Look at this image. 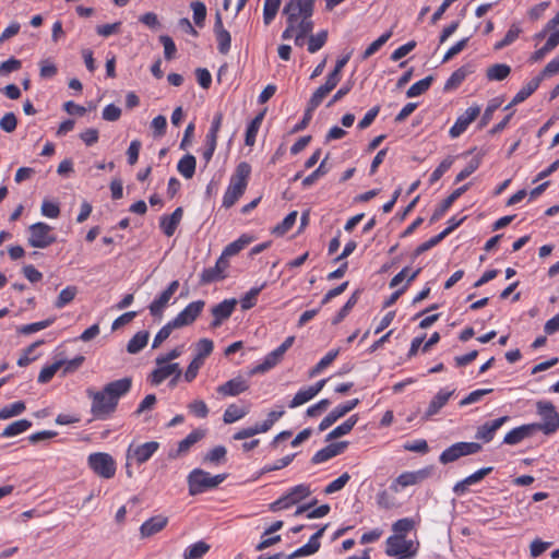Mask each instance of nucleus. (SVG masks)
<instances>
[{"instance_id":"obj_38","label":"nucleus","mask_w":559,"mask_h":559,"mask_svg":"<svg viewBox=\"0 0 559 559\" xmlns=\"http://www.w3.org/2000/svg\"><path fill=\"white\" fill-rule=\"evenodd\" d=\"M338 354H340L338 349H332V350L328 352L319 360V362L309 370V377L313 378V377L318 376L320 372H322L325 368H328L336 359Z\"/></svg>"},{"instance_id":"obj_19","label":"nucleus","mask_w":559,"mask_h":559,"mask_svg":"<svg viewBox=\"0 0 559 559\" xmlns=\"http://www.w3.org/2000/svg\"><path fill=\"white\" fill-rule=\"evenodd\" d=\"M468 189V185H464L455 189L449 197H447L433 211L431 215V223L438 222L450 210L452 204Z\"/></svg>"},{"instance_id":"obj_4","label":"nucleus","mask_w":559,"mask_h":559,"mask_svg":"<svg viewBox=\"0 0 559 559\" xmlns=\"http://www.w3.org/2000/svg\"><path fill=\"white\" fill-rule=\"evenodd\" d=\"M417 546L403 535H393L386 539V554L399 559H409L416 555Z\"/></svg>"},{"instance_id":"obj_17","label":"nucleus","mask_w":559,"mask_h":559,"mask_svg":"<svg viewBox=\"0 0 559 559\" xmlns=\"http://www.w3.org/2000/svg\"><path fill=\"white\" fill-rule=\"evenodd\" d=\"M326 525L318 530L302 547L287 555L285 559H296L316 554L320 548L319 539L323 536Z\"/></svg>"},{"instance_id":"obj_28","label":"nucleus","mask_w":559,"mask_h":559,"mask_svg":"<svg viewBox=\"0 0 559 559\" xmlns=\"http://www.w3.org/2000/svg\"><path fill=\"white\" fill-rule=\"evenodd\" d=\"M428 476V472L419 469L415 472H405L401 474L394 481L395 486L408 487L418 485L423 479Z\"/></svg>"},{"instance_id":"obj_7","label":"nucleus","mask_w":559,"mask_h":559,"mask_svg":"<svg viewBox=\"0 0 559 559\" xmlns=\"http://www.w3.org/2000/svg\"><path fill=\"white\" fill-rule=\"evenodd\" d=\"M481 450V445L477 442H456L451 447L447 448L440 454V462L442 464L452 463L462 456L478 453Z\"/></svg>"},{"instance_id":"obj_18","label":"nucleus","mask_w":559,"mask_h":559,"mask_svg":"<svg viewBox=\"0 0 559 559\" xmlns=\"http://www.w3.org/2000/svg\"><path fill=\"white\" fill-rule=\"evenodd\" d=\"M508 420V416H502L500 418L485 423L484 425L477 428L475 438L477 440H481L485 443L490 442L493 439L497 430L500 429L501 426L506 424Z\"/></svg>"},{"instance_id":"obj_16","label":"nucleus","mask_w":559,"mask_h":559,"mask_svg":"<svg viewBox=\"0 0 559 559\" xmlns=\"http://www.w3.org/2000/svg\"><path fill=\"white\" fill-rule=\"evenodd\" d=\"M249 389L248 381L238 376L217 386L216 391L223 396H237Z\"/></svg>"},{"instance_id":"obj_5","label":"nucleus","mask_w":559,"mask_h":559,"mask_svg":"<svg viewBox=\"0 0 559 559\" xmlns=\"http://www.w3.org/2000/svg\"><path fill=\"white\" fill-rule=\"evenodd\" d=\"M28 231V245L33 248L44 249L57 240L56 236L52 234V228L43 222L31 225Z\"/></svg>"},{"instance_id":"obj_34","label":"nucleus","mask_w":559,"mask_h":559,"mask_svg":"<svg viewBox=\"0 0 559 559\" xmlns=\"http://www.w3.org/2000/svg\"><path fill=\"white\" fill-rule=\"evenodd\" d=\"M264 112L257 115L248 124L246 130L245 143L248 146H253L255 143L258 131L262 124Z\"/></svg>"},{"instance_id":"obj_63","label":"nucleus","mask_w":559,"mask_h":559,"mask_svg":"<svg viewBox=\"0 0 559 559\" xmlns=\"http://www.w3.org/2000/svg\"><path fill=\"white\" fill-rule=\"evenodd\" d=\"M359 403H360L359 399H353V400L346 401L345 403L340 404L336 407H334L331 411V413L333 416H335L336 420H338L340 418L344 417L346 414L352 412L354 408H356Z\"/></svg>"},{"instance_id":"obj_37","label":"nucleus","mask_w":559,"mask_h":559,"mask_svg":"<svg viewBox=\"0 0 559 559\" xmlns=\"http://www.w3.org/2000/svg\"><path fill=\"white\" fill-rule=\"evenodd\" d=\"M78 293H79V289L74 285H69V286L64 287L58 295V297L53 304L55 307L57 309L64 308L66 306H68L69 304H71L74 300Z\"/></svg>"},{"instance_id":"obj_3","label":"nucleus","mask_w":559,"mask_h":559,"mask_svg":"<svg viewBox=\"0 0 559 559\" xmlns=\"http://www.w3.org/2000/svg\"><path fill=\"white\" fill-rule=\"evenodd\" d=\"M536 411L542 421L532 424L534 425V430H539L545 435L557 432L559 429V414L555 405L549 401H539L536 403Z\"/></svg>"},{"instance_id":"obj_53","label":"nucleus","mask_w":559,"mask_h":559,"mask_svg":"<svg viewBox=\"0 0 559 559\" xmlns=\"http://www.w3.org/2000/svg\"><path fill=\"white\" fill-rule=\"evenodd\" d=\"M214 343L210 338H201L195 344V357L194 359H200V361L204 362V359L210 356L213 352Z\"/></svg>"},{"instance_id":"obj_29","label":"nucleus","mask_w":559,"mask_h":559,"mask_svg":"<svg viewBox=\"0 0 559 559\" xmlns=\"http://www.w3.org/2000/svg\"><path fill=\"white\" fill-rule=\"evenodd\" d=\"M358 419L359 417L357 414L349 416L344 423H342L328 433L326 440L330 441L349 433L354 426L357 424Z\"/></svg>"},{"instance_id":"obj_64","label":"nucleus","mask_w":559,"mask_h":559,"mask_svg":"<svg viewBox=\"0 0 559 559\" xmlns=\"http://www.w3.org/2000/svg\"><path fill=\"white\" fill-rule=\"evenodd\" d=\"M191 9L193 11V21L197 26L203 27L206 19V7L201 1H194L191 3Z\"/></svg>"},{"instance_id":"obj_22","label":"nucleus","mask_w":559,"mask_h":559,"mask_svg":"<svg viewBox=\"0 0 559 559\" xmlns=\"http://www.w3.org/2000/svg\"><path fill=\"white\" fill-rule=\"evenodd\" d=\"M542 76H535L527 83H525L520 91L514 95L513 99L504 109H509L513 105H518L526 100L540 85Z\"/></svg>"},{"instance_id":"obj_21","label":"nucleus","mask_w":559,"mask_h":559,"mask_svg":"<svg viewBox=\"0 0 559 559\" xmlns=\"http://www.w3.org/2000/svg\"><path fill=\"white\" fill-rule=\"evenodd\" d=\"M347 447V442H337V443H331L326 445L325 448L317 451L314 455L312 456V463L320 464L323 462L329 461L330 459L341 454L345 448Z\"/></svg>"},{"instance_id":"obj_8","label":"nucleus","mask_w":559,"mask_h":559,"mask_svg":"<svg viewBox=\"0 0 559 559\" xmlns=\"http://www.w3.org/2000/svg\"><path fill=\"white\" fill-rule=\"evenodd\" d=\"M225 478V474L211 475L201 468H194L188 476L189 489L214 488Z\"/></svg>"},{"instance_id":"obj_41","label":"nucleus","mask_w":559,"mask_h":559,"mask_svg":"<svg viewBox=\"0 0 559 559\" xmlns=\"http://www.w3.org/2000/svg\"><path fill=\"white\" fill-rule=\"evenodd\" d=\"M378 503L384 509H394L403 504V500L396 497V491H382L378 496Z\"/></svg>"},{"instance_id":"obj_44","label":"nucleus","mask_w":559,"mask_h":559,"mask_svg":"<svg viewBox=\"0 0 559 559\" xmlns=\"http://www.w3.org/2000/svg\"><path fill=\"white\" fill-rule=\"evenodd\" d=\"M266 287L264 282L260 286L252 287L246 295L240 299L242 310H249L257 305V298L259 294Z\"/></svg>"},{"instance_id":"obj_51","label":"nucleus","mask_w":559,"mask_h":559,"mask_svg":"<svg viewBox=\"0 0 559 559\" xmlns=\"http://www.w3.org/2000/svg\"><path fill=\"white\" fill-rule=\"evenodd\" d=\"M226 454H227L226 448L224 445H217V447L213 448L212 450H210L205 454L203 461L205 463L218 465L226 461Z\"/></svg>"},{"instance_id":"obj_24","label":"nucleus","mask_w":559,"mask_h":559,"mask_svg":"<svg viewBox=\"0 0 559 559\" xmlns=\"http://www.w3.org/2000/svg\"><path fill=\"white\" fill-rule=\"evenodd\" d=\"M455 390L441 389L430 401L425 416L427 418L438 414L439 411L448 403L449 399L454 394Z\"/></svg>"},{"instance_id":"obj_59","label":"nucleus","mask_w":559,"mask_h":559,"mask_svg":"<svg viewBox=\"0 0 559 559\" xmlns=\"http://www.w3.org/2000/svg\"><path fill=\"white\" fill-rule=\"evenodd\" d=\"M328 40V32L321 31L316 35H310L308 39V51L314 53L319 51Z\"/></svg>"},{"instance_id":"obj_60","label":"nucleus","mask_w":559,"mask_h":559,"mask_svg":"<svg viewBox=\"0 0 559 559\" xmlns=\"http://www.w3.org/2000/svg\"><path fill=\"white\" fill-rule=\"evenodd\" d=\"M313 397H316V396L312 394V392L310 391V389L308 386L302 388L294 395L292 401L288 403V407L289 408L299 407V406L308 403L309 401H311Z\"/></svg>"},{"instance_id":"obj_48","label":"nucleus","mask_w":559,"mask_h":559,"mask_svg":"<svg viewBox=\"0 0 559 559\" xmlns=\"http://www.w3.org/2000/svg\"><path fill=\"white\" fill-rule=\"evenodd\" d=\"M329 510L330 508L328 504H322L316 509H311L310 504H304L297 508L295 514L299 515L306 513L308 519H318L326 515Z\"/></svg>"},{"instance_id":"obj_61","label":"nucleus","mask_w":559,"mask_h":559,"mask_svg":"<svg viewBox=\"0 0 559 559\" xmlns=\"http://www.w3.org/2000/svg\"><path fill=\"white\" fill-rule=\"evenodd\" d=\"M421 269H417L415 270L414 272H412L411 276L408 277V280H406V283L405 285L395 290L385 301H384V307H391L392 305H394L397 299L406 292V289L408 288L409 284L419 275Z\"/></svg>"},{"instance_id":"obj_2","label":"nucleus","mask_w":559,"mask_h":559,"mask_svg":"<svg viewBox=\"0 0 559 559\" xmlns=\"http://www.w3.org/2000/svg\"><path fill=\"white\" fill-rule=\"evenodd\" d=\"M314 0H289L283 10L286 16V27L282 33L283 39H292L293 33L301 29H313Z\"/></svg>"},{"instance_id":"obj_31","label":"nucleus","mask_w":559,"mask_h":559,"mask_svg":"<svg viewBox=\"0 0 559 559\" xmlns=\"http://www.w3.org/2000/svg\"><path fill=\"white\" fill-rule=\"evenodd\" d=\"M471 73L472 69L467 66L456 69L447 80L444 90L450 91L459 87Z\"/></svg>"},{"instance_id":"obj_30","label":"nucleus","mask_w":559,"mask_h":559,"mask_svg":"<svg viewBox=\"0 0 559 559\" xmlns=\"http://www.w3.org/2000/svg\"><path fill=\"white\" fill-rule=\"evenodd\" d=\"M195 167L197 159L191 154H186L182 156L177 164V170L186 179H191L193 177Z\"/></svg>"},{"instance_id":"obj_52","label":"nucleus","mask_w":559,"mask_h":559,"mask_svg":"<svg viewBox=\"0 0 559 559\" xmlns=\"http://www.w3.org/2000/svg\"><path fill=\"white\" fill-rule=\"evenodd\" d=\"M84 360H85V357L82 355H78L76 357L69 359V360H64V359L57 360V362H62L61 376L66 377L67 374L75 372L79 368H81Z\"/></svg>"},{"instance_id":"obj_50","label":"nucleus","mask_w":559,"mask_h":559,"mask_svg":"<svg viewBox=\"0 0 559 559\" xmlns=\"http://www.w3.org/2000/svg\"><path fill=\"white\" fill-rule=\"evenodd\" d=\"M393 35L392 31L383 33L378 39L373 40L364 51L361 58L366 60L374 55Z\"/></svg>"},{"instance_id":"obj_14","label":"nucleus","mask_w":559,"mask_h":559,"mask_svg":"<svg viewBox=\"0 0 559 559\" xmlns=\"http://www.w3.org/2000/svg\"><path fill=\"white\" fill-rule=\"evenodd\" d=\"M237 305L236 299H225L222 302L214 306L211 310L213 316V321L211 323L212 328H218L223 321L228 319L235 310Z\"/></svg>"},{"instance_id":"obj_42","label":"nucleus","mask_w":559,"mask_h":559,"mask_svg":"<svg viewBox=\"0 0 559 559\" xmlns=\"http://www.w3.org/2000/svg\"><path fill=\"white\" fill-rule=\"evenodd\" d=\"M245 191L246 190L229 183L226 191L224 192L223 200H222V206H224L226 209L231 207L239 200V198L245 193Z\"/></svg>"},{"instance_id":"obj_23","label":"nucleus","mask_w":559,"mask_h":559,"mask_svg":"<svg viewBox=\"0 0 559 559\" xmlns=\"http://www.w3.org/2000/svg\"><path fill=\"white\" fill-rule=\"evenodd\" d=\"M534 431H535L534 430V425H532V424H526V425L519 426V427L513 428L512 430H510L504 436L503 443L509 444V445H515V444L522 442L524 439H526L530 436H532V433Z\"/></svg>"},{"instance_id":"obj_40","label":"nucleus","mask_w":559,"mask_h":559,"mask_svg":"<svg viewBox=\"0 0 559 559\" xmlns=\"http://www.w3.org/2000/svg\"><path fill=\"white\" fill-rule=\"evenodd\" d=\"M204 437L201 430L191 431L185 439L178 443L177 455L187 453L192 445L200 441Z\"/></svg>"},{"instance_id":"obj_36","label":"nucleus","mask_w":559,"mask_h":559,"mask_svg":"<svg viewBox=\"0 0 559 559\" xmlns=\"http://www.w3.org/2000/svg\"><path fill=\"white\" fill-rule=\"evenodd\" d=\"M150 337V333L147 331H139L133 335V337L128 342L127 350L130 354H136L141 352L147 344Z\"/></svg>"},{"instance_id":"obj_47","label":"nucleus","mask_w":559,"mask_h":559,"mask_svg":"<svg viewBox=\"0 0 559 559\" xmlns=\"http://www.w3.org/2000/svg\"><path fill=\"white\" fill-rule=\"evenodd\" d=\"M210 550V545L200 540L188 547L183 554L185 559H201Z\"/></svg>"},{"instance_id":"obj_12","label":"nucleus","mask_w":559,"mask_h":559,"mask_svg":"<svg viewBox=\"0 0 559 559\" xmlns=\"http://www.w3.org/2000/svg\"><path fill=\"white\" fill-rule=\"evenodd\" d=\"M480 106L473 105L468 107L462 115H460L454 124L449 130V135L452 139L459 138L463 134L469 124L479 116Z\"/></svg>"},{"instance_id":"obj_27","label":"nucleus","mask_w":559,"mask_h":559,"mask_svg":"<svg viewBox=\"0 0 559 559\" xmlns=\"http://www.w3.org/2000/svg\"><path fill=\"white\" fill-rule=\"evenodd\" d=\"M284 353L277 347L270 352L263 359V361L255 366L251 373H263L274 368L284 357Z\"/></svg>"},{"instance_id":"obj_11","label":"nucleus","mask_w":559,"mask_h":559,"mask_svg":"<svg viewBox=\"0 0 559 559\" xmlns=\"http://www.w3.org/2000/svg\"><path fill=\"white\" fill-rule=\"evenodd\" d=\"M180 284L179 281L175 280L164 289L148 306L150 313L153 317L162 318L165 308L168 306L169 300L178 290Z\"/></svg>"},{"instance_id":"obj_26","label":"nucleus","mask_w":559,"mask_h":559,"mask_svg":"<svg viewBox=\"0 0 559 559\" xmlns=\"http://www.w3.org/2000/svg\"><path fill=\"white\" fill-rule=\"evenodd\" d=\"M167 524L164 516H154L145 521L140 527V534L143 538L151 537L160 532Z\"/></svg>"},{"instance_id":"obj_20","label":"nucleus","mask_w":559,"mask_h":559,"mask_svg":"<svg viewBox=\"0 0 559 559\" xmlns=\"http://www.w3.org/2000/svg\"><path fill=\"white\" fill-rule=\"evenodd\" d=\"M183 216L182 207H177L170 215H163L159 218V227L164 235L171 237L179 226Z\"/></svg>"},{"instance_id":"obj_39","label":"nucleus","mask_w":559,"mask_h":559,"mask_svg":"<svg viewBox=\"0 0 559 559\" xmlns=\"http://www.w3.org/2000/svg\"><path fill=\"white\" fill-rule=\"evenodd\" d=\"M432 82H433L432 75H428V76L417 81L416 83L411 85V87L407 90L406 96L409 98L420 96L421 94H424L425 92H427L430 88Z\"/></svg>"},{"instance_id":"obj_33","label":"nucleus","mask_w":559,"mask_h":559,"mask_svg":"<svg viewBox=\"0 0 559 559\" xmlns=\"http://www.w3.org/2000/svg\"><path fill=\"white\" fill-rule=\"evenodd\" d=\"M251 241H252V237L249 236V235L243 234L238 239H236L235 241L228 243L224 248L222 253L225 254L227 258L236 255L241 250H243Z\"/></svg>"},{"instance_id":"obj_54","label":"nucleus","mask_w":559,"mask_h":559,"mask_svg":"<svg viewBox=\"0 0 559 559\" xmlns=\"http://www.w3.org/2000/svg\"><path fill=\"white\" fill-rule=\"evenodd\" d=\"M25 403L22 401L9 404L0 409V419H9L14 416L21 415L25 411Z\"/></svg>"},{"instance_id":"obj_43","label":"nucleus","mask_w":559,"mask_h":559,"mask_svg":"<svg viewBox=\"0 0 559 559\" xmlns=\"http://www.w3.org/2000/svg\"><path fill=\"white\" fill-rule=\"evenodd\" d=\"M297 214V211H293L287 214L285 218L272 229V234L281 237L288 233L296 223Z\"/></svg>"},{"instance_id":"obj_9","label":"nucleus","mask_w":559,"mask_h":559,"mask_svg":"<svg viewBox=\"0 0 559 559\" xmlns=\"http://www.w3.org/2000/svg\"><path fill=\"white\" fill-rule=\"evenodd\" d=\"M205 307L204 300H195L187 305L171 321L177 329L192 324Z\"/></svg>"},{"instance_id":"obj_32","label":"nucleus","mask_w":559,"mask_h":559,"mask_svg":"<svg viewBox=\"0 0 559 559\" xmlns=\"http://www.w3.org/2000/svg\"><path fill=\"white\" fill-rule=\"evenodd\" d=\"M31 427H32V421L31 420H28V419H19V420H15V421L11 423L10 425H8L4 428V430L2 431V433L0 435V437H2V438L15 437V436H19V435L25 432Z\"/></svg>"},{"instance_id":"obj_62","label":"nucleus","mask_w":559,"mask_h":559,"mask_svg":"<svg viewBox=\"0 0 559 559\" xmlns=\"http://www.w3.org/2000/svg\"><path fill=\"white\" fill-rule=\"evenodd\" d=\"M61 367L62 362H57V360L51 365L45 366L38 374V383H48L53 378V376L61 369Z\"/></svg>"},{"instance_id":"obj_57","label":"nucleus","mask_w":559,"mask_h":559,"mask_svg":"<svg viewBox=\"0 0 559 559\" xmlns=\"http://www.w3.org/2000/svg\"><path fill=\"white\" fill-rule=\"evenodd\" d=\"M520 34H521V28L515 24L511 25L510 28L508 29V32L506 33L504 37L500 41H497L495 44V49L500 50V49L511 45L519 38Z\"/></svg>"},{"instance_id":"obj_15","label":"nucleus","mask_w":559,"mask_h":559,"mask_svg":"<svg viewBox=\"0 0 559 559\" xmlns=\"http://www.w3.org/2000/svg\"><path fill=\"white\" fill-rule=\"evenodd\" d=\"M174 373H177V377H180L182 373L178 362L160 364L157 365V368L151 372L148 376V381L152 385H159L164 380Z\"/></svg>"},{"instance_id":"obj_56","label":"nucleus","mask_w":559,"mask_h":559,"mask_svg":"<svg viewBox=\"0 0 559 559\" xmlns=\"http://www.w3.org/2000/svg\"><path fill=\"white\" fill-rule=\"evenodd\" d=\"M481 164V156L477 155L473 157L468 164L456 175L455 177V183L461 182L465 180L467 177H469L473 173H475Z\"/></svg>"},{"instance_id":"obj_1","label":"nucleus","mask_w":559,"mask_h":559,"mask_svg":"<svg viewBox=\"0 0 559 559\" xmlns=\"http://www.w3.org/2000/svg\"><path fill=\"white\" fill-rule=\"evenodd\" d=\"M132 378L124 377L106 383L100 390L88 388L91 414L95 419L106 420L117 411L119 401L132 389Z\"/></svg>"},{"instance_id":"obj_46","label":"nucleus","mask_w":559,"mask_h":559,"mask_svg":"<svg viewBox=\"0 0 559 559\" xmlns=\"http://www.w3.org/2000/svg\"><path fill=\"white\" fill-rule=\"evenodd\" d=\"M360 297V292L355 290L345 305L340 309L335 318L333 319V324H337L342 322L346 316L350 312V310L356 306Z\"/></svg>"},{"instance_id":"obj_55","label":"nucleus","mask_w":559,"mask_h":559,"mask_svg":"<svg viewBox=\"0 0 559 559\" xmlns=\"http://www.w3.org/2000/svg\"><path fill=\"white\" fill-rule=\"evenodd\" d=\"M281 5V0H264L263 21L269 25L276 16Z\"/></svg>"},{"instance_id":"obj_49","label":"nucleus","mask_w":559,"mask_h":559,"mask_svg":"<svg viewBox=\"0 0 559 559\" xmlns=\"http://www.w3.org/2000/svg\"><path fill=\"white\" fill-rule=\"evenodd\" d=\"M491 467H484L472 475L467 476L465 479L459 481L453 489H465L466 486L474 485L481 480L486 475H488L491 472Z\"/></svg>"},{"instance_id":"obj_25","label":"nucleus","mask_w":559,"mask_h":559,"mask_svg":"<svg viewBox=\"0 0 559 559\" xmlns=\"http://www.w3.org/2000/svg\"><path fill=\"white\" fill-rule=\"evenodd\" d=\"M250 175H251L250 164L247 162H241L236 166V169L230 177L229 183L246 190Z\"/></svg>"},{"instance_id":"obj_13","label":"nucleus","mask_w":559,"mask_h":559,"mask_svg":"<svg viewBox=\"0 0 559 559\" xmlns=\"http://www.w3.org/2000/svg\"><path fill=\"white\" fill-rule=\"evenodd\" d=\"M214 34L217 41V50L222 55H227L231 46V36L230 33L224 27L219 13H217L215 16Z\"/></svg>"},{"instance_id":"obj_45","label":"nucleus","mask_w":559,"mask_h":559,"mask_svg":"<svg viewBox=\"0 0 559 559\" xmlns=\"http://www.w3.org/2000/svg\"><path fill=\"white\" fill-rule=\"evenodd\" d=\"M248 414V408L239 407L236 404H230L224 412L223 420L225 424H233Z\"/></svg>"},{"instance_id":"obj_58","label":"nucleus","mask_w":559,"mask_h":559,"mask_svg":"<svg viewBox=\"0 0 559 559\" xmlns=\"http://www.w3.org/2000/svg\"><path fill=\"white\" fill-rule=\"evenodd\" d=\"M454 162V158L452 156H448L444 158L438 167L431 173L429 177V183L432 186L437 181L441 179V177L451 168L452 164Z\"/></svg>"},{"instance_id":"obj_35","label":"nucleus","mask_w":559,"mask_h":559,"mask_svg":"<svg viewBox=\"0 0 559 559\" xmlns=\"http://www.w3.org/2000/svg\"><path fill=\"white\" fill-rule=\"evenodd\" d=\"M511 73V67L506 63H496L486 71V78L489 81H503Z\"/></svg>"},{"instance_id":"obj_10","label":"nucleus","mask_w":559,"mask_h":559,"mask_svg":"<svg viewBox=\"0 0 559 559\" xmlns=\"http://www.w3.org/2000/svg\"><path fill=\"white\" fill-rule=\"evenodd\" d=\"M91 468L102 477L110 478L115 475L116 463L107 453H94L88 456Z\"/></svg>"},{"instance_id":"obj_6","label":"nucleus","mask_w":559,"mask_h":559,"mask_svg":"<svg viewBox=\"0 0 559 559\" xmlns=\"http://www.w3.org/2000/svg\"><path fill=\"white\" fill-rule=\"evenodd\" d=\"M159 449V442L148 441L142 444H130L127 449V465H141L147 462Z\"/></svg>"}]
</instances>
